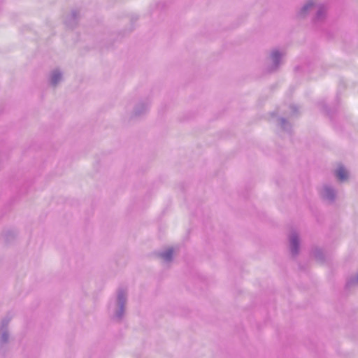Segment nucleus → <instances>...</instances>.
I'll return each mask as SVG.
<instances>
[{
  "instance_id": "f257e3e1",
  "label": "nucleus",
  "mask_w": 358,
  "mask_h": 358,
  "mask_svg": "<svg viewBox=\"0 0 358 358\" xmlns=\"http://www.w3.org/2000/svg\"><path fill=\"white\" fill-rule=\"evenodd\" d=\"M336 176L340 180H344L348 177V173L346 171L341 167L336 171Z\"/></svg>"
},
{
  "instance_id": "f03ea898",
  "label": "nucleus",
  "mask_w": 358,
  "mask_h": 358,
  "mask_svg": "<svg viewBox=\"0 0 358 358\" xmlns=\"http://www.w3.org/2000/svg\"><path fill=\"white\" fill-rule=\"evenodd\" d=\"M172 255H173V250L172 249H169L166 252H164V254H162V257L165 259V260H170L171 257H172Z\"/></svg>"
},
{
  "instance_id": "7ed1b4c3",
  "label": "nucleus",
  "mask_w": 358,
  "mask_h": 358,
  "mask_svg": "<svg viewBox=\"0 0 358 358\" xmlns=\"http://www.w3.org/2000/svg\"><path fill=\"white\" fill-rule=\"evenodd\" d=\"M291 244H292V251L294 252H295L296 251V247H297V244H298L296 238L294 237V238H292Z\"/></svg>"
},
{
  "instance_id": "20e7f679",
  "label": "nucleus",
  "mask_w": 358,
  "mask_h": 358,
  "mask_svg": "<svg viewBox=\"0 0 358 358\" xmlns=\"http://www.w3.org/2000/svg\"><path fill=\"white\" fill-rule=\"evenodd\" d=\"M60 78L61 76L59 73H55L52 78V83L53 84H56L57 81L60 80Z\"/></svg>"
},
{
  "instance_id": "39448f33",
  "label": "nucleus",
  "mask_w": 358,
  "mask_h": 358,
  "mask_svg": "<svg viewBox=\"0 0 358 358\" xmlns=\"http://www.w3.org/2000/svg\"><path fill=\"white\" fill-rule=\"evenodd\" d=\"M308 5L304 6L303 10H306L308 8Z\"/></svg>"
}]
</instances>
